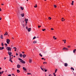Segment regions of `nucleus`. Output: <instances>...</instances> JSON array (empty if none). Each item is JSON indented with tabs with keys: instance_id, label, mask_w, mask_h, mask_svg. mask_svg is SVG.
<instances>
[{
	"instance_id": "nucleus-1",
	"label": "nucleus",
	"mask_w": 76,
	"mask_h": 76,
	"mask_svg": "<svg viewBox=\"0 0 76 76\" xmlns=\"http://www.w3.org/2000/svg\"><path fill=\"white\" fill-rule=\"evenodd\" d=\"M6 50H8V51H11V50L12 49L10 47H7L6 48Z\"/></svg>"
},
{
	"instance_id": "nucleus-2",
	"label": "nucleus",
	"mask_w": 76,
	"mask_h": 76,
	"mask_svg": "<svg viewBox=\"0 0 76 76\" xmlns=\"http://www.w3.org/2000/svg\"><path fill=\"white\" fill-rule=\"evenodd\" d=\"M6 42L7 43V44H9V42H10V39H6Z\"/></svg>"
},
{
	"instance_id": "nucleus-3",
	"label": "nucleus",
	"mask_w": 76,
	"mask_h": 76,
	"mask_svg": "<svg viewBox=\"0 0 76 76\" xmlns=\"http://www.w3.org/2000/svg\"><path fill=\"white\" fill-rule=\"evenodd\" d=\"M8 54H9V55H10V57H11V56H10V55H11V54H12V53L9 52V51H8Z\"/></svg>"
},
{
	"instance_id": "nucleus-4",
	"label": "nucleus",
	"mask_w": 76,
	"mask_h": 76,
	"mask_svg": "<svg viewBox=\"0 0 76 76\" xmlns=\"http://www.w3.org/2000/svg\"><path fill=\"white\" fill-rule=\"evenodd\" d=\"M17 67L18 68H20V64H18L17 65Z\"/></svg>"
},
{
	"instance_id": "nucleus-5",
	"label": "nucleus",
	"mask_w": 76,
	"mask_h": 76,
	"mask_svg": "<svg viewBox=\"0 0 76 76\" xmlns=\"http://www.w3.org/2000/svg\"><path fill=\"white\" fill-rule=\"evenodd\" d=\"M22 56L23 58H25V57H26V54H23L22 55Z\"/></svg>"
},
{
	"instance_id": "nucleus-6",
	"label": "nucleus",
	"mask_w": 76,
	"mask_h": 76,
	"mask_svg": "<svg viewBox=\"0 0 76 76\" xmlns=\"http://www.w3.org/2000/svg\"><path fill=\"white\" fill-rule=\"evenodd\" d=\"M23 70H24L25 71H26V68L25 67H23Z\"/></svg>"
},
{
	"instance_id": "nucleus-7",
	"label": "nucleus",
	"mask_w": 76,
	"mask_h": 76,
	"mask_svg": "<svg viewBox=\"0 0 76 76\" xmlns=\"http://www.w3.org/2000/svg\"><path fill=\"white\" fill-rule=\"evenodd\" d=\"M64 66H65V67H67V66H68V64H67V63H65L64 64Z\"/></svg>"
},
{
	"instance_id": "nucleus-8",
	"label": "nucleus",
	"mask_w": 76,
	"mask_h": 76,
	"mask_svg": "<svg viewBox=\"0 0 76 76\" xmlns=\"http://www.w3.org/2000/svg\"><path fill=\"white\" fill-rule=\"evenodd\" d=\"M18 60H20V61H23V60L21 58H18Z\"/></svg>"
},
{
	"instance_id": "nucleus-9",
	"label": "nucleus",
	"mask_w": 76,
	"mask_h": 76,
	"mask_svg": "<svg viewBox=\"0 0 76 76\" xmlns=\"http://www.w3.org/2000/svg\"><path fill=\"white\" fill-rule=\"evenodd\" d=\"M28 30V32H30L31 31V28H29Z\"/></svg>"
},
{
	"instance_id": "nucleus-10",
	"label": "nucleus",
	"mask_w": 76,
	"mask_h": 76,
	"mask_svg": "<svg viewBox=\"0 0 76 76\" xmlns=\"http://www.w3.org/2000/svg\"><path fill=\"white\" fill-rule=\"evenodd\" d=\"M21 15L22 17H24L25 14L24 13L21 14Z\"/></svg>"
},
{
	"instance_id": "nucleus-11",
	"label": "nucleus",
	"mask_w": 76,
	"mask_h": 76,
	"mask_svg": "<svg viewBox=\"0 0 76 76\" xmlns=\"http://www.w3.org/2000/svg\"><path fill=\"white\" fill-rule=\"evenodd\" d=\"M33 44H36L37 43V41H35L33 42Z\"/></svg>"
},
{
	"instance_id": "nucleus-12",
	"label": "nucleus",
	"mask_w": 76,
	"mask_h": 76,
	"mask_svg": "<svg viewBox=\"0 0 76 76\" xmlns=\"http://www.w3.org/2000/svg\"><path fill=\"white\" fill-rule=\"evenodd\" d=\"M20 62H21V63H23L24 64H25V62L23 61H20Z\"/></svg>"
},
{
	"instance_id": "nucleus-13",
	"label": "nucleus",
	"mask_w": 76,
	"mask_h": 76,
	"mask_svg": "<svg viewBox=\"0 0 76 76\" xmlns=\"http://www.w3.org/2000/svg\"><path fill=\"white\" fill-rule=\"evenodd\" d=\"M29 63H31L32 62V59H29Z\"/></svg>"
},
{
	"instance_id": "nucleus-14",
	"label": "nucleus",
	"mask_w": 76,
	"mask_h": 76,
	"mask_svg": "<svg viewBox=\"0 0 76 76\" xmlns=\"http://www.w3.org/2000/svg\"><path fill=\"white\" fill-rule=\"evenodd\" d=\"M20 8H21V9L22 10H23V9H24V8L23 7H21Z\"/></svg>"
},
{
	"instance_id": "nucleus-15",
	"label": "nucleus",
	"mask_w": 76,
	"mask_h": 76,
	"mask_svg": "<svg viewBox=\"0 0 76 76\" xmlns=\"http://www.w3.org/2000/svg\"><path fill=\"white\" fill-rule=\"evenodd\" d=\"M8 34V33H7V32H6V33L4 34V35H7Z\"/></svg>"
},
{
	"instance_id": "nucleus-16",
	"label": "nucleus",
	"mask_w": 76,
	"mask_h": 76,
	"mask_svg": "<svg viewBox=\"0 0 76 76\" xmlns=\"http://www.w3.org/2000/svg\"><path fill=\"white\" fill-rule=\"evenodd\" d=\"M17 73H20V70H19V69H17Z\"/></svg>"
},
{
	"instance_id": "nucleus-17",
	"label": "nucleus",
	"mask_w": 76,
	"mask_h": 76,
	"mask_svg": "<svg viewBox=\"0 0 76 76\" xmlns=\"http://www.w3.org/2000/svg\"><path fill=\"white\" fill-rule=\"evenodd\" d=\"M26 21H28V19H26V18H25V21L26 22Z\"/></svg>"
},
{
	"instance_id": "nucleus-18",
	"label": "nucleus",
	"mask_w": 76,
	"mask_h": 76,
	"mask_svg": "<svg viewBox=\"0 0 76 76\" xmlns=\"http://www.w3.org/2000/svg\"><path fill=\"white\" fill-rule=\"evenodd\" d=\"M1 39H3V35H1L0 37Z\"/></svg>"
},
{
	"instance_id": "nucleus-19",
	"label": "nucleus",
	"mask_w": 76,
	"mask_h": 76,
	"mask_svg": "<svg viewBox=\"0 0 76 76\" xmlns=\"http://www.w3.org/2000/svg\"><path fill=\"white\" fill-rule=\"evenodd\" d=\"M71 70H73V71H74V70H75L74 68L72 67H71Z\"/></svg>"
},
{
	"instance_id": "nucleus-20",
	"label": "nucleus",
	"mask_w": 76,
	"mask_h": 76,
	"mask_svg": "<svg viewBox=\"0 0 76 76\" xmlns=\"http://www.w3.org/2000/svg\"><path fill=\"white\" fill-rule=\"evenodd\" d=\"M76 49H74V50H73V52L74 53H75V51H76Z\"/></svg>"
},
{
	"instance_id": "nucleus-21",
	"label": "nucleus",
	"mask_w": 76,
	"mask_h": 76,
	"mask_svg": "<svg viewBox=\"0 0 76 76\" xmlns=\"http://www.w3.org/2000/svg\"><path fill=\"white\" fill-rule=\"evenodd\" d=\"M9 61H10V62H11V63H13V61H12V60H11L10 58Z\"/></svg>"
},
{
	"instance_id": "nucleus-22",
	"label": "nucleus",
	"mask_w": 76,
	"mask_h": 76,
	"mask_svg": "<svg viewBox=\"0 0 76 76\" xmlns=\"http://www.w3.org/2000/svg\"><path fill=\"white\" fill-rule=\"evenodd\" d=\"M3 49H4V47H2L1 48V50H3Z\"/></svg>"
},
{
	"instance_id": "nucleus-23",
	"label": "nucleus",
	"mask_w": 76,
	"mask_h": 76,
	"mask_svg": "<svg viewBox=\"0 0 76 76\" xmlns=\"http://www.w3.org/2000/svg\"><path fill=\"white\" fill-rule=\"evenodd\" d=\"M20 57H23L22 54H20Z\"/></svg>"
},
{
	"instance_id": "nucleus-24",
	"label": "nucleus",
	"mask_w": 76,
	"mask_h": 76,
	"mask_svg": "<svg viewBox=\"0 0 76 76\" xmlns=\"http://www.w3.org/2000/svg\"><path fill=\"white\" fill-rule=\"evenodd\" d=\"M53 6L55 8L57 7V6L56 5H54Z\"/></svg>"
},
{
	"instance_id": "nucleus-25",
	"label": "nucleus",
	"mask_w": 76,
	"mask_h": 76,
	"mask_svg": "<svg viewBox=\"0 0 76 76\" xmlns=\"http://www.w3.org/2000/svg\"><path fill=\"white\" fill-rule=\"evenodd\" d=\"M57 71V69H56L55 70V73H56Z\"/></svg>"
},
{
	"instance_id": "nucleus-26",
	"label": "nucleus",
	"mask_w": 76,
	"mask_h": 76,
	"mask_svg": "<svg viewBox=\"0 0 76 76\" xmlns=\"http://www.w3.org/2000/svg\"><path fill=\"white\" fill-rule=\"evenodd\" d=\"M53 75L54 76H56V74L55 73H53Z\"/></svg>"
},
{
	"instance_id": "nucleus-27",
	"label": "nucleus",
	"mask_w": 76,
	"mask_h": 76,
	"mask_svg": "<svg viewBox=\"0 0 76 76\" xmlns=\"http://www.w3.org/2000/svg\"><path fill=\"white\" fill-rule=\"evenodd\" d=\"M35 38H36V37H33V39H35Z\"/></svg>"
},
{
	"instance_id": "nucleus-28",
	"label": "nucleus",
	"mask_w": 76,
	"mask_h": 76,
	"mask_svg": "<svg viewBox=\"0 0 76 76\" xmlns=\"http://www.w3.org/2000/svg\"><path fill=\"white\" fill-rule=\"evenodd\" d=\"M39 55L41 57H42V55H41L40 53L39 54Z\"/></svg>"
},
{
	"instance_id": "nucleus-29",
	"label": "nucleus",
	"mask_w": 76,
	"mask_h": 76,
	"mask_svg": "<svg viewBox=\"0 0 76 76\" xmlns=\"http://www.w3.org/2000/svg\"><path fill=\"white\" fill-rule=\"evenodd\" d=\"M45 30H46V29H42V31H45Z\"/></svg>"
},
{
	"instance_id": "nucleus-30",
	"label": "nucleus",
	"mask_w": 76,
	"mask_h": 76,
	"mask_svg": "<svg viewBox=\"0 0 76 76\" xmlns=\"http://www.w3.org/2000/svg\"><path fill=\"white\" fill-rule=\"evenodd\" d=\"M4 44L5 45H6V47H7V43H5Z\"/></svg>"
},
{
	"instance_id": "nucleus-31",
	"label": "nucleus",
	"mask_w": 76,
	"mask_h": 76,
	"mask_svg": "<svg viewBox=\"0 0 76 76\" xmlns=\"http://www.w3.org/2000/svg\"><path fill=\"white\" fill-rule=\"evenodd\" d=\"M49 19L51 20V18L50 17H49L48 18Z\"/></svg>"
},
{
	"instance_id": "nucleus-32",
	"label": "nucleus",
	"mask_w": 76,
	"mask_h": 76,
	"mask_svg": "<svg viewBox=\"0 0 76 76\" xmlns=\"http://www.w3.org/2000/svg\"><path fill=\"white\" fill-rule=\"evenodd\" d=\"M47 69H45V72H47Z\"/></svg>"
},
{
	"instance_id": "nucleus-33",
	"label": "nucleus",
	"mask_w": 76,
	"mask_h": 76,
	"mask_svg": "<svg viewBox=\"0 0 76 76\" xmlns=\"http://www.w3.org/2000/svg\"><path fill=\"white\" fill-rule=\"evenodd\" d=\"M1 45H2V46H4V45L3 44V42H2L1 43Z\"/></svg>"
},
{
	"instance_id": "nucleus-34",
	"label": "nucleus",
	"mask_w": 76,
	"mask_h": 76,
	"mask_svg": "<svg viewBox=\"0 0 76 76\" xmlns=\"http://www.w3.org/2000/svg\"><path fill=\"white\" fill-rule=\"evenodd\" d=\"M22 26L23 27V28H25V25H24V24H22Z\"/></svg>"
},
{
	"instance_id": "nucleus-35",
	"label": "nucleus",
	"mask_w": 76,
	"mask_h": 76,
	"mask_svg": "<svg viewBox=\"0 0 76 76\" xmlns=\"http://www.w3.org/2000/svg\"><path fill=\"white\" fill-rule=\"evenodd\" d=\"M41 70H42L43 71V72H44V69H43V68H41Z\"/></svg>"
},
{
	"instance_id": "nucleus-36",
	"label": "nucleus",
	"mask_w": 76,
	"mask_h": 76,
	"mask_svg": "<svg viewBox=\"0 0 76 76\" xmlns=\"http://www.w3.org/2000/svg\"><path fill=\"white\" fill-rule=\"evenodd\" d=\"M26 29H27V30L28 29V27L26 26Z\"/></svg>"
},
{
	"instance_id": "nucleus-37",
	"label": "nucleus",
	"mask_w": 76,
	"mask_h": 76,
	"mask_svg": "<svg viewBox=\"0 0 76 76\" xmlns=\"http://www.w3.org/2000/svg\"><path fill=\"white\" fill-rule=\"evenodd\" d=\"M51 30H52L53 31V30H54V28H51Z\"/></svg>"
},
{
	"instance_id": "nucleus-38",
	"label": "nucleus",
	"mask_w": 76,
	"mask_h": 76,
	"mask_svg": "<svg viewBox=\"0 0 76 76\" xmlns=\"http://www.w3.org/2000/svg\"><path fill=\"white\" fill-rule=\"evenodd\" d=\"M27 75H31V73H28Z\"/></svg>"
},
{
	"instance_id": "nucleus-39",
	"label": "nucleus",
	"mask_w": 76,
	"mask_h": 76,
	"mask_svg": "<svg viewBox=\"0 0 76 76\" xmlns=\"http://www.w3.org/2000/svg\"><path fill=\"white\" fill-rule=\"evenodd\" d=\"M66 40H65L64 43V44H66Z\"/></svg>"
},
{
	"instance_id": "nucleus-40",
	"label": "nucleus",
	"mask_w": 76,
	"mask_h": 76,
	"mask_svg": "<svg viewBox=\"0 0 76 76\" xmlns=\"http://www.w3.org/2000/svg\"><path fill=\"white\" fill-rule=\"evenodd\" d=\"M73 4H74V3H72H72H71L72 5H73Z\"/></svg>"
},
{
	"instance_id": "nucleus-41",
	"label": "nucleus",
	"mask_w": 76,
	"mask_h": 76,
	"mask_svg": "<svg viewBox=\"0 0 76 76\" xmlns=\"http://www.w3.org/2000/svg\"><path fill=\"white\" fill-rule=\"evenodd\" d=\"M13 48L14 49H15H15H17V48H16V47H14V48Z\"/></svg>"
},
{
	"instance_id": "nucleus-42",
	"label": "nucleus",
	"mask_w": 76,
	"mask_h": 76,
	"mask_svg": "<svg viewBox=\"0 0 76 76\" xmlns=\"http://www.w3.org/2000/svg\"><path fill=\"white\" fill-rule=\"evenodd\" d=\"M38 28H40V26H38Z\"/></svg>"
},
{
	"instance_id": "nucleus-43",
	"label": "nucleus",
	"mask_w": 76,
	"mask_h": 76,
	"mask_svg": "<svg viewBox=\"0 0 76 76\" xmlns=\"http://www.w3.org/2000/svg\"><path fill=\"white\" fill-rule=\"evenodd\" d=\"M16 56H18V53H16Z\"/></svg>"
},
{
	"instance_id": "nucleus-44",
	"label": "nucleus",
	"mask_w": 76,
	"mask_h": 76,
	"mask_svg": "<svg viewBox=\"0 0 76 76\" xmlns=\"http://www.w3.org/2000/svg\"><path fill=\"white\" fill-rule=\"evenodd\" d=\"M63 50H66V48H64L63 49Z\"/></svg>"
},
{
	"instance_id": "nucleus-45",
	"label": "nucleus",
	"mask_w": 76,
	"mask_h": 76,
	"mask_svg": "<svg viewBox=\"0 0 76 76\" xmlns=\"http://www.w3.org/2000/svg\"><path fill=\"white\" fill-rule=\"evenodd\" d=\"M4 72V71L2 72H1V74H3V73Z\"/></svg>"
},
{
	"instance_id": "nucleus-46",
	"label": "nucleus",
	"mask_w": 76,
	"mask_h": 76,
	"mask_svg": "<svg viewBox=\"0 0 76 76\" xmlns=\"http://www.w3.org/2000/svg\"><path fill=\"white\" fill-rule=\"evenodd\" d=\"M48 76H52L50 74V75H49Z\"/></svg>"
},
{
	"instance_id": "nucleus-47",
	"label": "nucleus",
	"mask_w": 76,
	"mask_h": 76,
	"mask_svg": "<svg viewBox=\"0 0 76 76\" xmlns=\"http://www.w3.org/2000/svg\"><path fill=\"white\" fill-rule=\"evenodd\" d=\"M8 76H12L10 74V75H8Z\"/></svg>"
},
{
	"instance_id": "nucleus-48",
	"label": "nucleus",
	"mask_w": 76,
	"mask_h": 76,
	"mask_svg": "<svg viewBox=\"0 0 76 76\" xmlns=\"http://www.w3.org/2000/svg\"><path fill=\"white\" fill-rule=\"evenodd\" d=\"M12 58H13V57H12V58L10 57V59H12Z\"/></svg>"
},
{
	"instance_id": "nucleus-49",
	"label": "nucleus",
	"mask_w": 76,
	"mask_h": 76,
	"mask_svg": "<svg viewBox=\"0 0 76 76\" xmlns=\"http://www.w3.org/2000/svg\"><path fill=\"white\" fill-rule=\"evenodd\" d=\"M44 58H42V60H44Z\"/></svg>"
},
{
	"instance_id": "nucleus-50",
	"label": "nucleus",
	"mask_w": 76,
	"mask_h": 76,
	"mask_svg": "<svg viewBox=\"0 0 76 76\" xmlns=\"http://www.w3.org/2000/svg\"><path fill=\"white\" fill-rule=\"evenodd\" d=\"M12 75H13L14 76H15V75H14V74H12Z\"/></svg>"
},
{
	"instance_id": "nucleus-51",
	"label": "nucleus",
	"mask_w": 76,
	"mask_h": 76,
	"mask_svg": "<svg viewBox=\"0 0 76 76\" xmlns=\"http://www.w3.org/2000/svg\"><path fill=\"white\" fill-rule=\"evenodd\" d=\"M1 20V18L0 17V20Z\"/></svg>"
},
{
	"instance_id": "nucleus-52",
	"label": "nucleus",
	"mask_w": 76,
	"mask_h": 76,
	"mask_svg": "<svg viewBox=\"0 0 76 76\" xmlns=\"http://www.w3.org/2000/svg\"><path fill=\"white\" fill-rule=\"evenodd\" d=\"M1 9L0 8V12H1Z\"/></svg>"
},
{
	"instance_id": "nucleus-53",
	"label": "nucleus",
	"mask_w": 76,
	"mask_h": 76,
	"mask_svg": "<svg viewBox=\"0 0 76 76\" xmlns=\"http://www.w3.org/2000/svg\"><path fill=\"white\" fill-rule=\"evenodd\" d=\"M4 60H6V57H4Z\"/></svg>"
},
{
	"instance_id": "nucleus-54",
	"label": "nucleus",
	"mask_w": 76,
	"mask_h": 76,
	"mask_svg": "<svg viewBox=\"0 0 76 76\" xmlns=\"http://www.w3.org/2000/svg\"><path fill=\"white\" fill-rule=\"evenodd\" d=\"M35 6H36V7H37V4H36Z\"/></svg>"
},
{
	"instance_id": "nucleus-55",
	"label": "nucleus",
	"mask_w": 76,
	"mask_h": 76,
	"mask_svg": "<svg viewBox=\"0 0 76 76\" xmlns=\"http://www.w3.org/2000/svg\"><path fill=\"white\" fill-rule=\"evenodd\" d=\"M0 74L1 75V72L0 71Z\"/></svg>"
},
{
	"instance_id": "nucleus-56",
	"label": "nucleus",
	"mask_w": 76,
	"mask_h": 76,
	"mask_svg": "<svg viewBox=\"0 0 76 76\" xmlns=\"http://www.w3.org/2000/svg\"><path fill=\"white\" fill-rule=\"evenodd\" d=\"M16 49H15V51H16Z\"/></svg>"
},
{
	"instance_id": "nucleus-57",
	"label": "nucleus",
	"mask_w": 76,
	"mask_h": 76,
	"mask_svg": "<svg viewBox=\"0 0 76 76\" xmlns=\"http://www.w3.org/2000/svg\"><path fill=\"white\" fill-rule=\"evenodd\" d=\"M1 5H2V6L4 5V4H1Z\"/></svg>"
},
{
	"instance_id": "nucleus-58",
	"label": "nucleus",
	"mask_w": 76,
	"mask_h": 76,
	"mask_svg": "<svg viewBox=\"0 0 76 76\" xmlns=\"http://www.w3.org/2000/svg\"><path fill=\"white\" fill-rule=\"evenodd\" d=\"M65 50H68V49H67V48H66Z\"/></svg>"
},
{
	"instance_id": "nucleus-59",
	"label": "nucleus",
	"mask_w": 76,
	"mask_h": 76,
	"mask_svg": "<svg viewBox=\"0 0 76 76\" xmlns=\"http://www.w3.org/2000/svg\"><path fill=\"white\" fill-rule=\"evenodd\" d=\"M72 3H74V1H72Z\"/></svg>"
},
{
	"instance_id": "nucleus-60",
	"label": "nucleus",
	"mask_w": 76,
	"mask_h": 76,
	"mask_svg": "<svg viewBox=\"0 0 76 76\" xmlns=\"http://www.w3.org/2000/svg\"><path fill=\"white\" fill-rule=\"evenodd\" d=\"M57 39V38H54V39Z\"/></svg>"
},
{
	"instance_id": "nucleus-61",
	"label": "nucleus",
	"mask_w": 76,
	"mask_h": 76,
	"mask_svg": "<svg viewBox=\"0 0 76 76\" xmlns=\"http://www.w3.org/2000/svg\"><path fill=\"white\" fill-rule=\"evenodd\" d=\"M7 72V70H6L5 71V72Z\"/></svg>"
},
{
	"instance_id": "nucleus-62",
	"label": "nucleus",
	"mask_w": 76,
	"mask_h": 76,
	"mask_svg": "<svg viewBox=\"0 0 76 76\" xmlns=\"http://www.w3.org/2000/svg\"><path fill=\"white\" fill-rule=\"evenodd\" d=\"M26 23H28V21H26Z\"/></svg>"
},
{
	"instance_id": "nucleus-63",
	"label": "nucleus",
	"mask_w": 76,
	"mask_h": 76,
	"mask_svg": "<svg viewBox=\"0 0 76 76\" xmlns=\"http://www.w3.org/2000/svg\"><path fill=\"white\" fill-rule=\"evenodd\" d=\"M65 40H62V41H64H64H65Z\"/></svg>"
},
{
	"instance_id": "nucleus-64",
	"label": "nucleus",
	"mask_w": 76,
	"mask_h": 76,
	"mask_svg": "<svg viewBox=\"0 0 76 76\" xmlns=\"http://www.w3.org/2000/svg\"><path fill=\"white\" fill-rule=\"evenodd\" d=\"M55 36L53 37V38L54 39V38H55Z\"/></svg>"
}]
</instances>
